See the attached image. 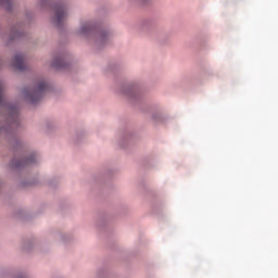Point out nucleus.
I'll list each match as a JSON object with an SVG mask.
<instances>
[{"label": "nucleus", "mask_w": 278, "mask_h": 278, "mask_svg": "<svg viewBox=\"0 0 278 278\" xmlns=\"http://www.w3.org/2000/svg\"><path fill=\"white\" fill-rule=\"evenodd\" d=\"M35 162H36V156L35 155H30L25 161H21V162L16 163L15 167L16 168H21V166H27V164H34Z\"/></svg>", "instance_id": "obj_5"}, {"label": "nucleus", "mask_w": 278, "mask_h": 278, "mask_svg": "<svg viewBox=\"0 0 278 278\" xmlns=\"http://www.w3.org/2000/svg\"><path fill=\"white\" fill-rule=\"evenodd\" d=\"M52 66H53V68H64V61L62 60V58H56L52 62Z\"/></svg>", "instance_id": "obj_7"}, {"label": "nucleus", "mask_w": 278, "mask_h": 278, "mask_svg": "<svg viewBox=\"0 0 278 278\" xmlns=\"http://www.w3.org/2000/svg\"><path fill=\"white\" fill-rule=\"evenodd\" d=\"M66 16H68V13L66 12V7L56 5L54 8L53 23L54 25H56V27H62V25H64V21H66Z\"/></svg>", "instance_id": "obj_3"}, {"label": "nucleus", "mask_w": 278, "mask_h": 278, "mask_svg": "<svg viewBox=\"0 0 278 278\" xmlns=\"http://www.w3.org/2000/svg\"><path fill=\"white\" fill-rule=\"evenodd\" d=\"M88 31H92V24L87 23L80 27V34H88Z\"/></svg>", "instance_id": "obj_8"}, {"label": "nucleus", "mask_w": 278, "mask_h": 278, "mask_svg": "<svg viewBox=\"0 0 278 278\" xmlns=\"http://www.w3.org/2000/svg\"><path fill=\"white\" fill-rule=\"evenodd\" d=\"M9 116L7 122L0 126V136H8L12 134L13 129H16L21 125V119L18 117V108L8 106Z\"/></svg>", "instance_id": "obj_1"}, {"label": "nucleus", "mask_w": 278, "mask_h": 278, "mask_svg": "<svg viewBox=\"0 0 278 278\" xmlns=\"http://www.w3.org/2000/svg\"><path fill=\"white\" fill-rule=\"evenodd\" d=\"M104 40H108V34L102 33V34H100L99 42H103Z\"/></svg>", "instance_id": "obj_9"}, {"label": "nucleus", "mask_w": 278, "mask_h": 278, "mask_svg": "<svg viewBox=\"0 0 278 278\" xmlns=\"http://www.w3.org/2000/svg\"><path fill=\"white\" fill-rule=\"evenodd\" d=\"M12 66L13 68H15V71H25V56H23L22 54L15 55L12 61Z\"/></svg>", "instance_id": "obj_4"}, {"label": "nucleus", "mask_w": 278, "mask_h": 278, "mask_svg": "<svg viewBox=\"0 0 278 278\" xmlns=\"http://www.w3.org/2000/svg\"><path fill=\"white\" fill-rule=\"evenodd\" d=\"M46 92H47V84L45 83V80L37 83L35 88L33 89L24 90L26 101H29V103H38V101H40V99L45 97Z\"/></svg>", "instance_id": "obj_2"}, {"label": "nucleus", "mask_w": 278, "mask_h": 278, "mask_svg": "<svg viewBox=\"0 0 278 278\" xmlns=\"http://www.w3.org/2000/svg\"><path fill=\"white\" fill-rule=\"evenodd\" d=\"M20 36H21V31H15L14 33V38H20Z\"/></svg>", "instance_id": "obj_10"}, {"label": "nucleus", "mask_w": 278, "mask_h": 278, "mask_svg": "<svg viewBox=\"0 0 278 278\" xmlns=\"http://www.w3.org/2000/svg\"><path fill=\"white\" fill-rule=\"evenodd\" d=\"M3 1V0H0V2Z\"/></svg>", "instance_id": "obj_11"}, {"label": "nucleus", "mask_w": 278, "mask_h": 278, "mask_svg": "<svg viewBox=\"0 0 278 278\" xmlns=\"http://www.w3.org/2000/svg\"><path fill=\"white\" fill-rule=\"evenodd\" d=\"M5 90V85L0 80V106H5V98H3V92Z\"/></svg>", "instance_id": "obj_6"}]
</instances>
